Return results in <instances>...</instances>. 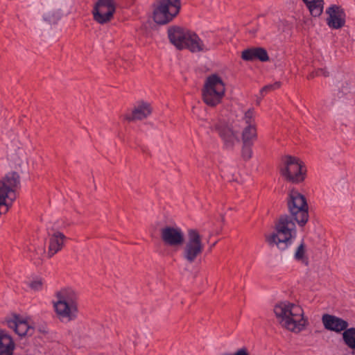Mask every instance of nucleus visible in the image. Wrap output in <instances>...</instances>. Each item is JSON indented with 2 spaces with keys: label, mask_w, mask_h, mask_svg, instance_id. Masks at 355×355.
Masks as SVG:
<instances>
[{
  "label": "nucleus",
  "mask_w": 355,
  "mask_h": 355,
  "mask_svg": "<svg viewBox=\"0 0 355 355\" xmlns=\"http://www.w3.org/2000/svg\"><path fill=\"white\" fill-rule=\"evenodd\" d=\"M288 207L291 216H281L275 225V231L266 238L270 246H276L281 250L288 248L296 238L297 230L293 220L300 226H304L309 220L306 200L298 191H290Z\"/></svg>",
  "instance_id": "nucleus-1"
},
{
  "label": "nucleus",
  "mask_w": 355,
  "mask_h": 355,
  "mask_svg": "<svg viewBox=\"0 0 355 355\" xmlns=\"http://www.w3.org/2000/svg\"><path fill=\"white\" fill-rule=\"evenodd\" d=\"M273 311L280 324L291 331L300 332L306 325L304 311L297 304L282 301L275 305Z\"/></svg>",
  "instance_id": "nucleus-2"
},
{
  "label": "nucleus",
  "mask_w": 355,
  "mask_h": 355,
  "mask_svg": "<svg viewBox=\"0 0 355 355\" xmlns=\"http://www.w3.org/2000/svg\"><path fill=\"white\" fill-rule=\"evenodd\" d=\"M54 302L56 314L61 320L71 321L77 318L78 313V295L71 288H63L57 293Z\"/></svg>",
  "instance_id": "nucleus-3"
},
{
  "label": "nucleus",
  "mask_w": 355,
  "mask_h": 355,
  "mask_svg": "<svg viewBox=\"0 0 355 355\" xmlns=\"http://www.w3.org/2000/svg\"><path fill=\"white\" fill-rule=\"evenodd\" d=\"M19 184V176L16 172L8 173L0 179V214L6 213L12 206Z\"/></svg>",
  "instance_id": "nucleus-4"
},
{
  "label": "nucleus",
  "mask_w": 355,
  "mask_h": 355,
  "mask_svg": "<svg viewBox=\"0 0 355 355\" xmlns=\"http://www.w3.org/2000/svg\"><path fill=\"white\" fill-rule=\"evenodd\" d=\"M225 87L222 78L217 74L209 76L202 89V99L205 104L214 107L225 96Z\"/></svg>",
  "instance_id": "nucleus-5"
},
{
  "label": "nucleus",
  "mask_w": 355,
  "mask_h": 355,
  "mask_svg": "<svg viewBox=\"0 0 355 355\" xmlns=\"http://www.w3.org/2000/svg\"><path fill=\"white\" fill-rule=\"evenodd\" d=\"M180 0H160L153 11V19L158 24L170 22L179 12Z\"/></svg>",
  "instance_id": "nucleus-6"
},
{
  "label": "nucleus",
  "mask_w": 355,
  "mask_h": 355,
  "mask_svg": "<svg viewBox=\"0 0 355 355\" xmlns=\"http://www.w3.org/2000/svg\"><path fill=\"white\" fill-rule=\"evenodd\" d=\"M281 174L286 180L293 183H299L304 180L305 171L299 159L286 156L283 159Z\"/></svg>",
  "instance_id": "nucleus-7"
},
{
  "label": "nucleus",
  "mask_w": 355,
  "mask_h": 355,
  "mask_svg": "<svg viewBox=\"0 0 355 355\" xmlns=\"http://www.w3.org/2000/svg\"><path fill=\"white\" fill-rule=\"evenodd\" d=\"M204 249L201 236L194 229L188 230V237L183 249V258L189 263H193L201 254Z\"/></svg>",
  "instance_id": "nucleus-8"
},
{
  "label": "nucleus",
  "mask_w": 355,
  "mask_h": 355,
  "mask_svg": "<svg viewBox=\"0 0 355 355\" xmlns=\"http://www.w3.org/2000/svg\"><path fill=\"white\" fill-rule=\"evenodd\" d=\"M115 10L113 0H98L92 11L94 19L101 24L107 23L112 19Z\"/></svg>",
  "instance_id": "nucleus-9"
},
{
  "label": "nucleus",
  "mask_w": 355,
  "mask_h": 355,
  "mask_svg": "<svg viewBox=\"0 0 355 355\" xmlns=\"http://www.w3.org/2000/svg\"><path fill=\"white\" fill-rule=\"evenodd\" d=\"M326 13L328 15L327 24L330 28L339 29L345 26L346 15L340 6L331 5L326 10Z\"/></svg>",
  "instance_id": "nucleus-10"
},
{
  "label": "nucleus",
  "mask_w": 355,
  "mask_h": 355,
  "mask_svg": "<svg viewBox=\"0 0 355 355\" xmlns=\"http://www.w3.org/2000/svg\"><path fill=\"white\" fill-rule=\"evenodd\" d=\"M218 134L223 142L225 149H232L239 139L236 132L227 125L222 123H216L213 128Z\"/></svg>",
  "instance_id": "nucleus-11"
},
{
  "label": "nucleus",
  "mask_w": 355,
  "mask_h": 355,
  "mask_svg": "<svg viewBox=\"0 0 355 355\" xmlns=\"http://www.w3.org/2000/svg\"><path fill=\"white\" fill-rule=\"evenodd\" d=\"M163 242L170 246H178L184 242V233L180 227L167 226L162 229Z\"/></svg>",
  "instance_id": "nucleus-12"
},
{
  "label": "nucleus",
  "mask_w": 355,
  "mask_h": 355,
  "mask_svg": "<svg viewBox=\"0 0 355 355\" xmlns=\"http://www.w3.org/2000/svg\"><path fill=\"white\" fill-rule=\"evenodd\" d=\"M190 31L174 26L168 28V35L170 42L178 49H183L188 40Z\"/></svg>",
  "instance_id": "nucleus-13"
},
{
  "label": "nucleus",
  "mask_w": 355,
  "mask_h": 355,
  "mask_svg": "<svg viewBox=\"0 0 355 355\" xmlns=\"http://www.w3.org/2000/svg\"><path fill=\"white\" fill-rule=\"evenodd\" d=\"M322 322L327 330L336 333L345 330L349 325L347 321L343 318L327 313L322 315Z\"/></svg>",
  "instance_id": "nucleus-14"
},
{
  "label": "nucleus",
  "mask_w": 355,
  "mask_h": 355,
  "mask_svg": "<svg viewBox=\"0 0 355 355\" xmlns=\"http://www.w3.org/2000/svg\"><path fill=\"white\" fill-rule=\"evenodd\" d=\"M7 324L9 328L12 329L20 337L27 335L29 331L33 330L26 318L17 315L8 320Z\"/></svg>",
  "instance_id": "nucleus-15"
},
{
  "label": "nucleus",
  "mask_w": 355,
  "mask_h": 355,
  "mask_svg": "<svg viewBox=\"0 0 355 355\" xmlns=\"http://www.w3.org/2000/svg\"><path fill=\"white\" fill-rule=\"evenodd\" d=\"M188 38L184 49H189L192 53L207 51L213 47L212 44L204 42L194 32L191 31Z\"/></svg>",
  "instance_id": "nucleus-16"
},
{
  "label": "nucleus",
  "mask_w": 355,
  "mask_h": 355,
  "mask_svg": "<svg viewBox=\"0 0 355 355\" xmlns=\"http://www.w3.org/2000/svg\"><path fill=\"white\" fill-rule=\"evenodd\" d=\"M241 58L246 61L258 60L261 62H266L269 60L266 50L262 47L247 49L242 52Z\"/></svg>",
  "instance_id": "nucleus-17"
},
{
  "label": "nucleus",
  "mask_w": 355,
  "mask_h": 355,
  "mask_svg": "<svg viewBox=\"0 0 355 355\" xmlns=\"http://www.w3.org/2000/svg\"><path fill=\"white\" fill-rule=\"evenodd\" d=\"M15 344L8 333L0 328V355H12Z\"/></svg>",
  "instance_id": "nucleus-18"
},
{
  "label": "nucleus",
  "mask_w": 355,
  "mask_h": 355,
  "mask_svg": "<svg viewBox=\"0 0 355 355\" xmlns=\"http://www.w3.org/2000/svg\"><path fill=\"white\" fill-rule=\"evenodd\" d=\"M64 239V235L60 232H55L50 236L48 251V254L50 257L62 249Z\"/></svg>",
  "instance_id": "nucleus-19"
},
{
  "label": "nucleus",
  "mask_w": 355,
  "mask_h": 355,
  "mask_svg": "<svg viewBox=\"0 0 355 355\" xmlns=\"http://www.w3.org/2000/svg\"><path fill=\"white\" fill-rule=\"evenodd\" d=\"M152 110L150 105L146 103H141L133 110L132 114L126 116V119L142 120L149 116Z\"/></svg>",
  "instance_id": "nucleus-20"
},
{
  "label": "nucleus",
  "mask_w": 355,
  "mask_h": 355,
  "mask_svg": "<svg viewBox=\"0 0 355 355\" xmlns=\"http://www.w3.org/2000/svg\"><path fill=\"white\" fill-rule=\"evenodd\" d=\"M306 4L311 16L317 17L321 15L324 8L323 0H302Z\"/></svg>",
  "instance_id": "nucleus-21"
},
{
  "label": "nucleus",
  "mask_w": 355,
  "mask_h": 355,
  "mask_svg": "<svg viewBox=\"0 0 355 355\" xmlns=\"http://www.w3.org/2000/svg\"><path fill=\"white\" fill-rule=\"evenodd\" d=\"M257 138V133L255 125L245 126L242 132L243 143L245 144H253Z\"/></svg>",
  "instance_id": "nucleus-22"
},
{
  "label": "nucleus",
  "mask_w": 355,
  "mask_h": 355,
  "mask_svg": "<svg viewBox=\"0 0 355 355\" xmlns=\"http://www.w3.org/2000/svg\"><path fill=\"white\" fill-rule=\"evenodd\" d=\"M343 338L345 343L351 349H355V328L351 327L344 330Z\"/></svg>",
  "instance_id": "nucleus-23"
},
{
  "label": "nucleus",
  "mask_w": 355,
  "mask_h": 355,
  "mask_svg": "<svg viewBox=\"0 0 355 355\" xmlns=\"http://www.w3.org/2000/svg\"><path fill=\"white\" fill-rule=\"evenodd\" d=\"M254 112L253 109H249L245 112L244 116L243 117V122L245 125H255L254 123Z\"/></svg>",
  "instance_id": "nucleus-24"
},
{
  "label": "nucleus",
  "mask_w": 355,
  "mask_h": 355,
  "mask_svg": "<svg viewBox=\"0 0 355 355\" xmlns=\"http://www.w3.org/2000/svg\"><path fill=\"white\" fill-rule=\"evenodd\" d=\"M253 144H243V148H242V157L245 159H249L252 157V146Z\"/></svg>",
  "instance_id": "nucleus-25"
},
{
  "label": "nucleus",
  "mask_w": 355,
  "mask_h": 355,
  "mask_svg": "<svg viewBox=\"0 0 355 355\" xmlns=\"http://www.w3.org/2000/svg\"><path fill=\"white\" fill-rule=\"evenodd\" d=\"M279 87H280V83L276 82L275 83H274L272 85H266L261 89L260 92H261V95L263 96L264 93H266L270 90L278 89Z\"/></svg>",
  "instance_id": "nucleus-26"
},
{
  "label": "nucleus",
  "mask_w": 355,
  "mask_h": 355,
  "mask_svg": "<svg viewBox=\"0 0 355 355\" xmlns=\"http://www.w3.org/2000/svg\"><path fill=\"white\" fill-rule=\"evenodd\" d=\"M305 250H304V243H301L298 248H297V250L295 253V258L297 260H301L303 259L304 255Z\"/></svg>",
  "instance_id": "nucleus-27"
},
{
  "label": "nucleus",
  "mask_w": 355,
  "mask_h": 355,
  "mask_svg": "<svg viewBox=\"0 0 355 355\" xmlns=\"http://www.w3.org/2000/svg\"><path fill=\"white\" fill-rule=\"evenodd\" d=\"M30 286L32 289H34L35 291H39L42 288V279H35L34 281H33L31 284H30Z\"/></svg>",
  "instance_id": "nucleus-28"
},
{
  "label": "nucleus",
  "mask_w": 355,
  "mask_h": 355,
  "mask_svg": "<svg viewBox=\"0 0 355 355\" xmlns=\"http://www.w3.org/2000/svg\"><path fill=\"white\" fill-rule=\"evenodd\" d=\"M315 76H328L329 73L326 69H318L315 72Z\"/></svg>",
  "instance_id": "nucleus-29"
},
{
  "label": "nucleus",
  "mask_w": 355,
  "mask_h": 355,
  "mask_svg": "<svg viewBox=\"0 0 355 355\" xmlns=\"http://www.w3.org/2000/svg\"><path fill=\"white\" fill-rule=\"evenodd\" d=\"M233 355H249L245 348L239 349Z\"/></svg>",
  "instance_id": "nucleus-30"
},
{
  "label": "nucleus",
  "mask_w": 355,
  "mask_h": 355,
  "mask_svg": "<svg viewBox=\"0 0 355 355\" xmlns=\"http://www.w3.org/2000/svg\"><path fill=\"white\" fill-rule=\"evenodd\" d=\"M43 19H44V20H45V21H49V19H48V17H47L46 15H44L43 16Z\"/></svg>",
  "instance_id": "nucleus-31"
},
{
  "label": "nucleus",
  "mask_w": 355,
  "mask_h": 355,
  "mask_svg": "<svg viewBox=\"0 0 355 355\" xmlns=\"http://www.w3.org/2000/svg\"><path fill=\"white\" fill-rule=\"evenodd\" d=\"M314 76H315L314 74H311V75L309 76V78H313V77H314Z\"/></svg>",
  "instance_id": "nucleus-32"
}]
</instances>
